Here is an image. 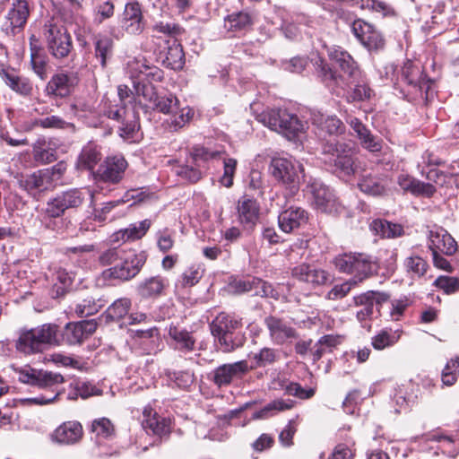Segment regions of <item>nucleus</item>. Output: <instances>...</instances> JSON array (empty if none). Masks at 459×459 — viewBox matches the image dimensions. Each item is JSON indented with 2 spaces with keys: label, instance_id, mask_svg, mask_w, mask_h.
<instances>
[{
  "label": "nucleus",
  "instance_id": "8",
  "mask_svg": "<svg viewBox=\"0 0 459 459\" xmlns=\"http://www.w3.org/2000/svg\"><path fill=\"white\" fill-rule=\"evenodd\" d=\"M128 163L121 154L108 156L93 172V177L97 181L104 183H119L127 169Z\"/></svg>",
  "mask_w": 459,
  "mask_h": 459
},
{
  "label": "nucleus",
  "instance_id": "43",
  "mask_svg": "<svg viewBox=\"0 0 459 459\" xmlns=\"http://www.w3.org/2000/svg\"><path fill=\"white\" fill-rule=\"evenodd\" d=\"M223 153L221 151L211 150L198 145L193 147L191 156L195 165L201 167L211 160L221 159Z\"/></svg>",
  "mask_w": 459,
  "mask_h": 459
},
{
  "label": "nucleus",
  "instance_id": "58",
  "mask_svg": "<svg viewBox=\"0 0 459 459\" xmlns=\"http://www.w3.org/2000/svg\"><path fill=\"white\" fill-rule=\"evenodd\" d=\"M410 300L407 297L392 299L390 302L389 316L393 321H399L403 316L405 310L410 306Z\"/></svg>",
  "mask_w": 459,
  "mask_h": 459
},
{
  "label": "nucleus",
  "instance_id": "62",
  "mask_svg": "<svg viewBox=\"0 0 459 459\" xmlns=\"http://www.w3.org/2000/svg\"><path fill=\"white\" fill-rule=\"evenodd\" d=\"M63 337L70 344L82 342L85 339L79 322L67 324Z\"/></svg>",
  "mask_w": 459,
  "mask_h": 459
},
{
  "label": "nucleus",
  "instance_id": "56",
  "mask_svg": "<svg viewBox=\"0 0 459 459\" xmlns=\"http://www.w3.org/2000/svg\"><path fill=\"white\" fill-rule=\"evenodd\" d=\"M361 44L369 51H378L385 48V41L381 32L372 26V30Z\"/></svg>",
  "mask_w": 459,
  "mask_h": 459
},
{
  "label": "nucleus",
  "instance_id": "61",
  "mask_svg": "<svg viewBox=\"0 0 459 459\" xmlns=\"http://www.w3.org/2000/svg\"><path fill=\"white\" fill-rule=\"evenodd\" d=\"M153 194L148 187L134 188L126 191L122 196V202L128 203L133 201L134 204L143 202L151 198Z\"/></svg>",
  "mask_w": 459,
  "mask_h": 459
},
{
  "label": "nucleus",
  "instance_id": "6",
  "mask_svg": "<svg viewBox=\"0 0 459 459\" xmlns=\"http://www.w3.org/2000/svg\"><path fill=\"white\" fill-rule=\"evenodd\" d=\"M145 262L144 253L126 251L115 265L103 272V275L107 279L129 281L140 273Z\"/></svg>",
  "mask_w": 459,
  "mask_h": 459
},
{
  "label": "nucleus",
  "instance_id": "39",
  "mask_svg": "<svg viewBox=\"0 0 459 459\" xmlns=\"http://www.w3.org/2000/svg\"><path fill=\"white\" fill-rule=\"evenodd\" d=\"M163 63L172 70H180L185 65V53L181 44L176 41L169 47Z\"/></svg>",
  "mask_w": 459,
  "mask_h": 459
},
{
  "label": "nucleus",
  "instance_id": "48",
  "mask_svg": "<svg viewBox=\"0 0 459 459\" xmlns=\"http://www.w3.org/2000/svg\"><path fill=\"white\" fill-rule=\"evenodd\" d=\"M91 431L97 437L110 438L115 436V426L109 419L103 417L92 421Z\"/></svg>",
  "mask_w": 459,
  "mask_h": 459
},
{
  "label": "nucleus",
  "instance_id": "20",
  "mask_svg": "<svg viewBox=\"0 0 459 459\" xmlns=\"http://www.w3.org/2000/svg\"><path fill=\"white\" fill-rule=\"evenodd\" d=\"M13 370L18 375V380L23 384L47 387L56 383V375L34 369L30 366L13 368Z\"/></svg>",
  "mask_w": 459,
  "mask_h": 459
},
{
  "label": "nucleus",
  "instance_id": "2",
  "mask_svg": "<svg viewBox=\"0 0 459 459\" xmlns=\"http://www.w3.org/2000/svg\"><path fill=\"white\" fill-rule=\"evenodd\" d=\"M333 264L336 269L352 276L350 279L357 285L373 275L377 265L372 257L364 253H344L337 255Z\"/></svg>",
  "mask_w": 459,
  "mask_h": 459
},
{
  "label": "nucleus",
  "instance_id": "24",
  "mask_svg": "<svg viewBox=\"0 0 459 459\" xmlns=\"http://www.w3.org/2000/svg\"><path fill=\"white\" fill-rule=\"evenodd\" d=\"M169 336L171 346L179 351L189 352L195 350V339L191 332L177 325H169Z\"/></svg>",
  "mask_w": 459,
  "mask_h": 459
},
{
  "label": "nucleus",
  "instance_id": "34",
  "mask_svg": "<svg viewBox=\"0 0 459 459\" xmlns=\"http://www.w3.org/2000/svg\"><path fill=\"white\" fill-rule=\"evenodd\" d=\"M104 298L87 297L76 306L75 313L80 317H87L98 313L106 304Z\"/></svg>",
  "mask_w": 459,
  "mask_h": 459
},
{
  "label": "nucleus",
  "instance_id": "51",
  "mask_svg": "<svg viewBox=\"0 0 459 459\" xmlns=\"http://www.w3.org/2000/svg\"><path fill=\"white\" fill-rule=\"evenodd\" d=\"M47 175L39 171L27 176L20 180L19 184L22 188L28 192L45 188V178Z\"/></svg>",
  "mask_w": 459,
  "mask_h": 459
},
{
  "label": "nucleus",
  "instance_id": "13",
  "mask_svg": "<svg viewBox=\"0 0 459 459\" xmlns=\"http://www.w3.org/2000/svg\"><path fill=\"white\" fill-rule=\"evenodd\" d=\"M291 275L297 281L311 287L324 285L329 278V273L326 271L306 263L295 266L291 271Z\"/></svg>",
  "mask_w": 459,
  "mask_h": 459
},
{
  "label": "nucleus",
  "instance_id": "37",
  "mask_svg": "<svg viewBox=\"0 0 459 459\" xmlns=\"http://www.w3.org/2000/svg\"><path fill=\"white\" fill-rule=\"evenodd\" d=\"M423 75L424 73L420 66L415 65L411 60H407L401 68L399 78L412 89L416 83H419L420 79Z\"/></svg>",
  "mask_w": 459,
  "mask_h": 459
},
{
  "label": "nucleus",
  "instance_id": "17",
  "mask_svg": "<svg viewBox=\"0 0 459 459\" xmlns=\"http://www.w3.org/2000/svg\"><path fill=\"white\" fill-rule=\"evenodd\" d=\"M307 221V212L298 206H290L282 211L278 216L279 228L285 233H291L305 226Z\"/></svg>",
  "mask_w": 459,
  "mask_h": 459
},
{
  "label": "nucleus",
  "instance_id": "5",
  "mask_svg": "<svg viewBox=\"0 0 459 459\" xmlns=\"http://www.w3.org/2000/svg\"><path fill=\"white\" fill-rule=\"evenodd\" d=\"M241 319L225 312L220 313L211 323L212 334L218 340L223 352H231L240 346L233 338L234 332L241 328Z\"/></svg>",
  "mask_w": 459,
  "mask_h": 459
},
{
  "label": "nucleus",
  "instance_id": "16",
  "mask_svg": "<svg viewBox=\"0 0 459 459\" xmlns=\"http://www.w3.org/2000/svg\"><path fill=\"white\" fill-rule=\"evenodd\" d=\"M29 5L26 0H13L12 8L8 11L4 24L6 34H15L17 29H22L29 17Z\"/></svg>",
  "mask_w": 459,
  "mask_h": 459
},
{
  "label": "nucleus",
  "instance_id": "35",
  "mask_svg": "<svg viewBox=\"0 0 459 459\" xmlns=\"http://www.w3.org/2000/svg\"><path fill=\"white\" fill-rule=\"evenodd\" d=\"M370 229L381 238H396L403 234V229L401 225L389 222L385 220H375L370 224Z\"/></svg>",
  "mask_w": 459,
  "mask_h": 459
},
{
  "label": "nucleus",
  "instance_id": "21",
  "mask_svg": "<svg viewBox=\"0 0 459 459\" xmlns=\"http://www.w3.org/2000/svg\"><path fill=\"white\" fill-rule=\"evenodd\" d=\"M0 76L5 84L22 96H29L32 91V84L29 79L15 74L13 69L0 63Z\"/></svg>",
  "mask_w": 459,
  "mask_h": 459
},
{
  "label": "nucleus",
  "instance_id": "40",
  "mask_svg": "<svg viewBox=\"0 0 459 459\" xmlns=\"http://www.w3.org/2000/svg\"><path fill=\"white\" fill-rule=\"evenodd\" d=\"M178 111L176 112V113H172L173 115L171 116V117L169 118V120H168V128L170 130V131H178L179 129L183 128L186 124H188L194 115H195V111L192 108H190L189 106H186L184 108H177Z\"/></svg>",
  "mask_w": 459,
  "mask_h": 459
},
{
  "label": "nucleus",
  "instance_id": "47",
  "mask_svg": "<svg viewBox=\"0 0 459 459\" xmlns=\"http://www.w3.org/2000/svg\"><path fill=\"white\" fill-rule=\"evenodd\" d=\"M265 284L266 282L259 278H251L235 281L232 284V288L236 293H245L255 290V294L258 295L259 289H262L264 293H265Z\"/></svg>",
  "mask_w": 459,
  "mask_h": 459
},
{
  "label": "nucleus",
  "instance_id": "41",
  "mask_svg": "<svg viewBox=\"0 0 459 459\" xmlns=\"http://www.w3.org/2000/svg\"><path fill=\"white\" fill-rule=\"evenodd\" d=\"M294 406L292 400L277 399L267 403L260 411L254 414L255 419H264L274 415L276 412L290 410Z\"/></svg>",
  "mask_w": 459,
  "mask_h": 459
},
{
  "label": "nucleus",
  "instance_id": "55",
  "mask_svg": "<svg viewBox=\"0 0 459 459\" xmlns=\"http://www.w3.org/2000/svg\"><path fill=\"white\" fill-rule=\"evenodd\" d=\"M404 265L408 273L415 276H423L428 269L427 262L418 255H411L404 261Z\"/></svg>",
  "mask_w": 459,
  "mask_h": 459
},
{
  "label": "nucleus",
  "instance_id": "59",
  "mask_svg": "<svg viewBox=\"0 0 459 459\" xmlns=\"http://www.w3.org/2000/svg\"><path fill=\"white\" fill-rule=\"evenodd\" d=\"M459 371V358L451 359L447 361L442 372V381L446 385H452L457 379Z\"/></svg>",
  "mask_w": 459,
  "mask_h": 459
},
{
  "label": "nucleus",
  "instance_id": "54",
  "mask_svg": "<svg viewBox=\"0 0 459 459\" xmlns=\"http://www.w3.org/2000/svg\"><path fill=\"white\" fill-rule=\"evenodd\" d=\"M43 34L47 39L48 49L50 53L56 56L57 55L56 36H57V23L55 19L48 21L43 29Z\"/></svg>",
  "mask_w": 459,
  "mask_h": 459
},
{
  "label": "nucleus",
  "instance_id": "45",
  "mask_svg": "<svg viewBox=\"0 0 459 459\" xmlns=\"http://www.w3.org/2000/svg\"><path fill=\"white\" fill-rule=\"evenodd\" d=\"M429 440L437 442L438 448L442 450V453L450 457H455L459 453L451 436L436 432L429 435Z\"/></svg>",
  "mask_w": 459,
  "mask_h": 459
},
{
  "label": "nucleus",
  "instance_id": "9",
  "mask_svg": "<svg viewBox=\"0 0 459 459\" xmlns=\"http://www.w3.org/2000/svg\"><path fill=\"white\" fill-rule=\"evenodd\" d=\"M310 192L316 210L321 212L338 214L343 210L333 192L324 184L314 181L310 185Z\"/></svg>",
  "mask_w": 459,
  "mask_h": 459
},
{
  "label": "nucleus",
  "instance_id": "32",
  "mask_svg": "<svg viewBox=\"0 0 459 459\" xmlns=\"http://www.w3.org/2000/svg\"><path fill=\"white\" fill-rule=\"evenodd\" d=\"M204 268L201 264H193L188 266L177 280L176 288H188L196 285L203 278Z\"/></svg>",
  "mask_w": 459,
  "mask_h": 459
},
{
  "label": "nucleus",
  "instance_id": "29",
  "mask_svg": "<svg viewBox=\"0 0 459 459\" xmlns=\"http://www.w3.org/2000/svg\"><path fill=\"white\" fill-rule=\"evenodd\" d=\"M151 221L146 219L138 223L131 224L128 228L122 229L113 234V240L134 241L142 238L151 227Z\"/></svg>",
  "mask_w": 459,
  "mask_h": 459
},
{
  "label": "nucleus",
  "instance_id": "1",
  "mask_svg": "<svg viewBox=\"0 0 459 459\" xmlns=\"http://www.w3.org/2000/svg\"><path fill=\"white\" fill-rule=\"evenodd\" d=\"M57 325L43 324L36 328L21 329L15 348L25 355L42 352L56 341Z\"/></svg>",
  "mask_w": 459,
  "mask_h": 459
},
{
  "label": "nucleus",
  "instance_id": "12",
  "mask_svg": "<svg viewBox=\"0 0 459 459\" xmlns=\"http://www.w3.org/2000/svg\"><path fill=\"white\" fill-rule=\"evenodd\" d=\"M169 287V279L158 274L140 281L136 287V292L143 299H156L165 296Z\"/></svg>",
  "mask_w": 459,
  "mask_h": 459
},
{
  "label": "nucleus",
  "instance_id": "30",
  "mask_svg": "<svg viewBox=\"0 0 459 459\" xmlns=\"http://www.w3.org/2000/svg\"><path fill=\"white\" fill-rule=\"evenodd\" d=\"M351 126L357 134L363 147H365L366 149H368L370 152L380 151L381 144L377 141H376L375 136L361 123V121L359 119H358V118L351 119Z\"/></svg>",
  "mask_w": 459,
  "mask_h": 459
},
{
  "label": "nucleus",
  "instance_id": "36",
  "mask_svg": "<svg viewBox=\"0 0 459 459\" xmlns=\"http://www.w3.org/2000/svg\"><path fill=\"white\" fill-rule=\"evenodd\" d=\"M318 76L328 87L341 86L342 78L321 57L316 61Z\"/></svg>",
  "mask_w": 459,
  "mask_h": 459
},
{
  "label": "nucleus",
  "instance_id": "14",
  "mask_svg": "<svg viewBox=\"0 0 459 459\" xmlns=\"http://www.w3.org/2000/svg\"><path fill=\"white\" fill-rule=\"evenodd\" d=\"M328 56L332 61L335 62L339 65L340 69L351 81L361 78L362 72L360 71L357 62L341 47L334 46L329 48Z\"/></svg>",
  "mask_w": 459,
  "mask_h": 459
},
{
  "label": "nucleus",
  "instance_id": "64",
  "mask_svg": "<svg viewBox=\"0 0 459 459\" xmlns=\"http://www.w3.org/2000/svg\"><path fill=\"white\" fill-rule=\"evenodd\" d=\"M113 14L114 4L109 1L103 2L95 7L93 22L98 25L101 24L105 20L111 18Z\"/></svg>",
  "mask_w": 459,
  "mask_h": 459
},
{
  "label": "nucleus",
  "instance_id": "26",
  "mask_svg": "<svg viewBox=\"0 0 459 459\" xmlns=\"http://www.w3.org/2000/svg\"><path fill=\"white\" fill-rule=\"evenodd\" d=\"M132 79L140 80L147 83L160 82L164 79L163 71L157 66H150L143 63L136 62L135 66L130 71Z\"/></svg>",
  "mask_w": 459,
  "mask_h": 459
},
{
  "label": "nucleus",
  "instance_id": "25",
  "mask_svg": "<svg viewBox=\"0 0 459 459\" xmlns=\"http://www.w3.org/2000/svg\"><path fill=\"white\" fill-rule=\"evenodd\" d=\"M311 122L328 134H337L343 130V124L336 116H328L320 111H314L311 114Z\"/></svg>",
  "mask_w": 459,
  "mask_h": 459
},
{
  "label": "nucleus",
  "instance_id": "15",
  "mask_svg": "<svg viewBox=\"0 0 459 459\" xmlns=\"http://www.w3.org/2000/svg\"><path fill=\"white\" fill-rule=\"evenodd\" d=\"M260 206L258 202L247 195L241 196L237 204L239 223L246 229H253L259 219Z\"/></svg>",
  "mask_w": 459,
  "mask_h": 459
},
{
  "label": "nucleus",
  "instance_id": "42",
  "mask_svg": "<svg viewBox=\"0 0 459 459\" xmlns=\"http://www.w3.org/2000/svg\"><path fill=\"white\" fill-rule=\"evenodd\" d=\"M400 337L401 333L398 330L384 329L372 338L371 343L376 350L381 351L395 344Z\"/></svg>",
  "mask_w": 459,
  "mask_h": 459
},
{
  "label": "nucleus",
  "instance_id": "27",
  "mask_svg": "<svg viewBox=\"0 0 459 459\" xmlns=\"http://www.w3.org/2000/svg\"><path fill=\"white\" fill-rule=\"evenodd\" d=\"M100 147L94 143H88L81 151L76 167L79 169L93 171L94 167L101 160Z\"/></svg>",
  "mask_w": 459,
  "mask_h": 459
},
{
  "label": "nucleus",
  "instance_id": "53",
  "mask_svg": "<svg viewBox=\"0 0 459 459\" xmlns=\"http://www.w3.org/2000/svg\"><path fill=\"white\" fill-rule=\"evenodd\" d=\"M59 97L69 95L78 84L79 79L74 73H59Z\"/></svg>",
  "mask_w": 459,
  "mask_h": 459
},
{
  "label": "nucleus",
  "instance_id": "44",
  "mask_svg": "<svg viewBox=\"0 0 459 459\" xmlns=\"http://www.w3.org/2000/svg\"><path fill=\"white\" fill-rule=\"evenodd\" d=\"M131 305V299L128 298L117 299L108 307L106 316L112 321H117L128 313Z\"/></svg>",
  "mask_w": 459,
  "mask_h": 459
},
{
  "label": "nucleus",
  "instance_id": "60",
  "mask_svg": "<svg viewBox=\"0 0 459 459\" xmlns=\"http://www.w3.org/2000/svg\"><path fill=\"white\" fill-rule=\"evenodd\" d=\"M82 202L81 192L78 190H71L65 192L61 197H59V209L65 210L68 208L77 207Z\"/></svg>",
  "mask_w": 459,
  "mask_h": 459
},
{
  "label": "nucleus",
  "instance_id": "22",
  "mask_svg": "<svg viewBox=\"0 0 459 459\" xmlns=\"http://www.w3.org/2000/svg\"><path fill=\"white\" fill-rule=\"evenodd\" d=\"M57 157V143L55 138H39L33 144V158L37 162L48 164Z\"/></svg>",
  "mask_w": 459,
  "mask_h": 459
},
{
  "label": "nucleus",
  "instance_id": "4",
  "mask_svg": "<svg viewBox=\"0 0 459 459\" xmlns=\"http://www.w3.org/2000/svg\"><path fill=\"white\" fill-rule=\"evenodd\" d=\"M259 120L271 130L281 134L289 140L295 139L303 129V125L296 115L286 109H270L259 116Z\"/></svg>",
  "mask_w": 459,
  "mask_h": 459
},
{
  "label": "nucleus",
  "instance_id": "11",
  "mask_svg": "<svg viewBox=\"0 0 459 459\" xmlns=\"http://www.w3.org/2000/svg\"><path fill=\"white\" fill-rule=\"evenodd\" d=\"M143 428L147 433L162 437L171 431V420L169 417L159 415L151 406L143 411Z\"/></svg>",
  "mask_w": 459,
  "mask_h": 459
},
{
  "label": "nucleus",
  "instance_id": "38",
  "mask_svg": "<svg viewBox=\"0 0 459 459\" xmlns=\"http://www.w3.org/2000/svg\"><path fill=\"white\" fill-rule=\"evenodd\" d=\"M252 21L248 13L239 12L228 15L225 19V28L233 32H242L251 27Z\"/></svg>",
  "mask_w": 459,
  "mask_h": 459
},
{
  "label": "nucleus",
  "instance_id": "31",
  "mask_svg": "<svg viewBox=\"0 0 459 459\" xmlns=\"http://www.w3.org/2000/svg\"><path fill=\"white\" fill-rule=\"evenodd\" d=\"M82 426L78 421H67L59 426V444L71 445L82 437Z\"/></svg>",
  "mask_w": 459,
  "mask_h": 459
},
{
  "label": "nucleus",
  "instance_id": "49",
  "mask_svg": "<svg viewBox=\"0 0 459 459\" xmlns=\"http://www.w3.org/2000/svg\"><path fill=\"white\" fill-rule=\"evenodd\" d=\"M352 83H356L351 93V98L355 101H365L371 99L374 91L369 87L363 74L359 80H351Z\"/></svg>",
  "mask_w": 459,
  "mask_h": 459
},
{
  "label": "nucleus",
  "instance_id": "28",
  "mask_svg": "<svg viewBox=\"0 0 459 459\" xmlns=\"http://www.w3.org/2000/svg\"><path fill=\"white\" fill-rule=\"evenodd\" d=\"M124 16L126 30L130 34H139L143 30L141 5L137 2L128 3L126 5Z\"/></svg>",
  "mask_w": 459,
  "mask_h": 459
},
{
  "label": "nucleus",
  "instance_id": "50",
  "mask_svg": "<svg viewBox=\"0 0 459 459\" xmlns=\"http://www.w3.org/2000/svg\"><path fill=\"white\" fill-rule=\"evenodd\" d=\"M278 353L274 349L263 348L253 356L255 364L249 367L250 370L256 368H264L276 361Z\"/></svg>",
  "mask_w": 459,
  "mask_h": 459
},
{
  "label": "nucleus",
  "instance_id": "3",
  "mask_svg": "<svg viewBox=\"0 0 459 459\" xmlns=\"http://www.w3.org/2000/svg\"><path fill=\"white\" fill-rule=\"evenodd\" d=\"M270 169L273 178L281 184L290 195H294L299 189L303 178V165L292 158L274 157L270 163Z\"/></svg>",
  "mask_w": 459,
  "mask_h": 459
},
{
  "label": "nucleus",
  "instance_id": "46",
  "mask_svg": "<svg viewBox=\"0 0 459 459\" xmlns=\"http://www.w3.org/2000/svg\"><path fill=\"white\" fill-rule=\"evenodd\" d=\"M153 108L162 114L169 115L174 112L175 108H178L179 100L172 93L164 96H157L152 102Z\"/></svg>",
  "mask_w": 459,
  "mask_h": 459
},
{
  "label": "nucleus",
  "instance_id": "63",
  "mask_svg": "<svg viewBox=\"0 0 459 459\" xmlns=\"http://www.w3.org/2000/svg\"><path fill=\"white\" fill-rule=\"evenodd\" d=\"M356 286L354 281L348 280L341 284L334 285L326 294V299L330 300H338L345 296Z\"/></svg>",
  "mask_w": 459,
  "mask_h": 459
},
{
  "label": "nucleus",
  "instance_id": "10",
  "mask_svg": "<svg viewBox=\"0 0 459 459\" xmlns=\"http://www.w3.org/2000/svg\"><path fill=\"white\" fill-rule=\"evenodd\" d=\"M392 180L386 174L367 173L358 181V187L365 195L382 197L389 194Z\"/></svg>",
  "mask_w": 459,
  "mask_h": 459
},
{
  "label": "nucleus",
  "instance_id": "52",
  "mask_svg": "<svg viewBox=\"0 0 459 459\" xmlns=\"http://www.w3.org/2000/svg\"><path fill=\"white\" fill-rule=\"evenodd\" d=\"M133 85L135 93L138 96H142L144 100L152 104V102L156 100L158 93L153 84L133 79Z\"/></svg>",
  "mask_w": 459,
  "mask_h": 459
},
{
  "label": "nucleus",
  "instance_id": "57",
  "mask_svg": "<svg viewBox=\"0 0 459 459\" xmlns=\"http://www.w3.org/2000/svg\"><path fill=\"white\" fill-rule=\"evenodd\" d=\"M174 232L168 229H162L156 233L157 247L162 253L170 251L175 244Z\"/></svg>",
  "mask_w": 459,
  "mask_h": 459
},
{
  "label": "nucleus",
  "instance_id": "33",
  "mask_svg": "<svg viewBox=\"0 0 459 459\" xmlns=\"http://www.w3.org/2000/svg\"><path fill=\"white\" fill-rule=\"evenodd\" d=\"M95 56L100 61L102 67H105L107 60L111 57L114 48V40L108 35H98L94 41Z\"/></svg>",
  "mask_w": 459,
  "mask_h": 459
},
{
  "label": "nucleus",
  "instance_id": "18",
  "mask_svg": "<svg viewBox=\"0 0 459 459\" xmlns=\"http://www.w3.org/2000/svg\"><path fill=\"white\" fill-rule=\"evenodd\" d=\"M264 324L269 331L271 340L275 344H283L298 337L296 330L284 320L276 316H267Z\"/></svg>",
  "mask_w": 459,
  "mask_h": 459
},
{
  "label": "nucleus",
  "instance_id": "19",
  "mask_svg": "<svg viewBox=\"0 0 459 459\" xmlns=\"http://www.w3.org/2000/svg\"><path fill=\"white\" fill-rule=\"evenodd\" d=\"M429 248L432 253L452 255L457 250V243L446 230L438 228L429 231Z\"/></svg>",
  "mask_w": 459,
  "mask_h": 459
},
{
  "label": "nucleus",
  "instance_id": "7",
  "mask_svg": "<svg viewBox=\"0 0 459 459\" xmlns=\"http://www.w3.org/2000/svg\"><path fill=\"white\" fill-rule=\"evenodd\" d=\"M250 371L247 360L222 364L208 375V379L218 388L227 387L233 382L242 379Z\"/></svg>",
  "mask_w": 459,
  "mask_h": 459
},
{
  "label": "nucleus",
  "instance_id": "23",
  "mask_svg": "<svg viewBox=\"0 0 459 459\" xmlns=\"http://www.w3.org/2000/svg\"><path fill=\"white\" fill-rule=\"evenodd\" d=\"M134 338L147 354L156 353L160 350L161 338L157 327L136 330L134 331Z\"/></svg>",
  "mask_w": 459,
  "mask_h": 459
}]
</instances>
